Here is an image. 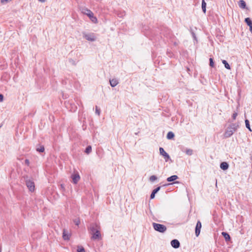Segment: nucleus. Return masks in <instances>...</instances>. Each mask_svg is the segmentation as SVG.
<instances>
[{"label":"nucleus","mask_w":252,"mask_h":252,"mask_svg":"<svg viewBox=\"0 0 252 252\" xmlns=\"http://www.w3.org/2000/svg\"><path fill=\"white\" fill-rule=\"evenodd\" d=\"M185 152L189 156H191L193 154V151L190 149H187Z\"/></svg>","instance_id":"393cba45"},{"label":"nucleus","mask_w":252,"mask_h":252,"mask_svg":"<svg viewBox=\"0 0 252 252\" xmlns=\"http://www.w3.org/2000/svg\"><path fill=\"white\" fill-rule=\"evenodd\" d=\"M245 22L249 27L252 26V21L250 18H246L245 19Z\"/></svg>","instance_id":"4be33fe9"},{"label":"nucleus","mask_w":252,"mask_h":252,"mask_svg":"<svg viewBox=\"0 0 252 252\" xmlns=\"http://www.w3.org/2000/svg\"><path fill=\"white\" fill-rule=\"evenodd\" d=\"M38 0L41 2H44L46 0Z\"/></svg>","instance_id":"e433bc0d"},{"label":"nucleus","mask_w":252,"mask_h":252,"mask_svg":"<svg viewBox=\"0 0 252 252\" xmlns=\"http://www.w3.org/2000/svg\"><path fill=\"white\" fill-rule=\"evenodd\" d=\"M3 100V95L2 94H0V102H2Z\"/></svg>","instance_id":"72a5a7b5"},{"label":"nucleus","mask_w":252,"mask_h":252,"mask_svg":"<svg viewBox=\"0 0 252 252\" xmlns=\"http://www.w3.org/2000/svg\"><path fill=\"white\" fill-rule=\"evenodd\" d=\"M222 63L224 64L225 67L226 69H230V66L229 64L225 60H222Z\"/></svg>","instance_id":"b1692460"},{"label":"nucleus","mask_w":252,"mask_h":252,"mask_svg":"<svg viewBox=\"0 0 252 252\" xmlns=\"http://www.w3.org/2000/svg\"><path fill=\"white\" fill-rule=\"evenodd\" d=\"M110 84L112 87H114L116 86L119 83V81L117 79L115 78H113L112 79H110L109 80Z\"/></svg>","instance_id":"f8f14e48"},{"label":"nucleus","mask_w":252,"mask_h":252,"mask_svg":"<svg viewBox=\"0 0 252 252\" xmlns=\"http://www.w3.org/2000/svg\"><path fill=\"white\" fill-rule=\"evenodd\" d=\"M83 36L86 40L90 41H94L96 39V37L94 33H84Z\"/></svg>","instance_id":"39448f33"},{"label":"nucleus","mask_w":252,"mask_h":252,"mask_svg":"<svg viewBox=\"0 0 252 252\" xmlns=\"http://www.w3.org/2000/svg\"><path fill=\"white\" fill-rule=\"evenodd\" d=\"M234 132V131L228 127L224 133V137L225 138H228L232 136Z\"/></svg>","instance_id":"1a4fd4ad"},{"label":"nucleus","mask_w":252,"mask_h":252,"mask_svg":"<svg viewBox=\"0 0 252 252\" xmlns=\"http://www.w3.org/2000/svg\"><path fill=\"white\" fill-rule=\"evenodd\" d=\"M249 27H250V31H251V32L252 33V25Z\"/></svg>","instance_id":"f704fd0d"},{"label":"nucleus","mask_w":252,"mask_h":252,"mask_svg":"<svg viewBox=\"0 0 252 252\" xmlns=\"http://www.w3.org/2000/svg\"><path fill=\"white\" fill-rule=\"evenodd\" d=\"M71 177L72 179V182L74 184H77L80 179V177L78 173L72 174Z\"/></svg>","instance_id":"6e6552de"},{"label":"nucleus","mask_w":252,"mask_h":252,"mask_svg":"<svg viewBox=\"0 0 252 252\" xmlns=\"http://www.w3.org/2000/svg\"><path fill=\"white\" fill-rule=\"evenodd\" d=\"M95 113L97 114L98 116H99L100 115V109L98 108L97 106H96L95 107Z\"/></svg>","instance_id":"2f4dec72"},{"label":"nucleus","mask_w":252,"mask_h":252,"mask_svg":"<svg viewBox=\"0 0 252 252\" xmlns=\"http://www.w3.org/2000/svg\"><path fill=\"white\" fill-rule=\"evenodd\" d=\"M92 151V147L91 146H88L87 147L85 150V153L89 154Z\"/></svg>","instance_id":"bb28decb"},{"label":"nucleus","mask_w":252,"mask_h":252,"mask_svg":"<svg viewBox=\"0 0 252 252\" xmlns=\"http://www.w3.org/2000/svg\"><path fill=\"white\" fill-rule=\"evenodd\" d=\"M209 62H210V63H209L211 67H214V63L213 59L212 58H210Z\"/></svg>","instance_id":"7c9ffc66"},{"label":"nucleus","mask_w":252,"mask_h":252,"mask_svg":"<svg viewBox=\"0 0 252 252\" xmlns=\"http://www.w3.org/2000/svg\"><path fill=\"white\" fill-rule=\"evenodd\" d=\"M97 227H98V226L96 224H93L91 225L90 227V230L91 232V233H92L93 232H95V231H99V228H98Z\"/></svg>","instance_id":"9b49d317"},{"label":"nucleus","mask_w":252,"mask_h":252,"mask_svg":"<svg viewBox=\"0 0 252 252\" xmlns=\"http://www.w3.org/2000/svg\"><path fill=\"white\" fill-rule=\"evenodd\" d=\"M178 179L177 175H172L167 178V181L169 182H173Z\"/></svg>","instance_id":"f3484780"},{"label":"nucleus","mask_w":252,"mask_h":252,"mask_svg":"<svg viewBox=\"0 0 252 252\" xmlns=\"http://www.w3.org/2000/svg\"><path fill=\"white\" fill-rule=\"evenodd\" d=\"M36 151L39 153H43L44 150V147L42 145L39 146V147L36 148Z\"/></svg>","instance_id":"5701e85b"},{"label":"nucleus","mask_w":252,"mask_h":252,"mask_svg":"<svg viewBox=\"0 0 252 252\" xmlns=\"http://www.w3.org/2000/svg\"><path fill=\"white\" fill-rule=\"evenodd\" d=\"M229 167V165L226 162H222L220 164V168L223 170H226Z\"/></svg>","instance_id":"4468645a"},{"label":"nucleus","mask_w":252,"mask_h":252,"mask_svg":"<svg viewBox=\"0 0 252 252\" xmlns=\"http://www.w3.org/2000/svg\"><path fill=\"white\" fill-rule=\"evenodd\" d=\"M73 222L75 223V224L76 225H79V224H80V221L79 219H76L73 220Z\"/></svg>","instance_id":"c756f323"},{"label":"nucleus","mask_w":252,"mask_h":252,"mask_svg":"<svg viewBox=\"0 0 252 252\" xmlns=\"http://www.w3.org/2000/svg\"><path fill=\"white\" fill-rule=\"evenodd\" d=\"M149 180L151 182H153L157 180V177L155 175H152L150 177Z\"/></svg>","instance_id":"cd10ccee"},{"label":"nucleus","mask_w":252,"mask_h":252,"mask_svg":"<svg viewBox=\"0 0 252 252\" xmlns=\"http://www.w3.org/2000/svg\"><path fill=\"white\" fill-rule=\"evenodd\" d=\"M78 252H85L84 249L82 247H78L77 249Z\"/></svg>","instance_id":"c85d7f7f"},{"label":"nucleus","mask_w":252,"mask_h":252,"mask_svg":"<svg viewBox=\"0 0 252 252\" xmlns=\"http://www.w3.org/2000/svg\"><path fill=\"white\" fill-rule=\"evenodd\" d=\"M63 238L64 240H68L70 238L68 232L65 229H64L63 231Z\"/></svg>","instance_id":"2eb2a0df"},{"label":"nucleus","mask_w":252,"mask_h":252,"mask_svg":"<svg viewBox=\"0 0 252 252\" xmlns=\"http://www.w3.org/2000/svg\"><path fill=\"white\" fill-rule=\"evenodd\" d=\"M160 187H158L157 188H156L155 189H154L153 190L152 193L151 194L150 198L154 199L155 197V194L160 190Z\"/></svg>","instance_id":"ddd939ff"},{"label":"nucleus","mask_w":252,"mask_h":252,"mask_svg":"<svg viewBox=\"0 0 252 252\" xmlns=\"http://www.w3.org/2000/svg\"><path fill=\"white\" fill-rule=\"evenodd\" d=\"M171 245L175 249L179 248L180 244L179 241L177 239H174L171 241Z\"/></svg>","instance_id":"9d476101"},{"label":"nucleus","mask_w":252,"mask_h":252,"mask_svg":"<svg viewBox=\"0 0 252 252\" xmlns=\"http://www.w3.org/2000/svg\"><path fill=\"white\" fill-rule=\"evenodd\" d=\"M83 12L86 14L93 23H97L96 17L94 15V13L90 9L87 8L84 9Z\"/></svg>","instance_id":"f257e3e1"},{"label":"nucleus","mask_w":252,"mask_h":252,"mask_svg":"<svg viewBox=\"0 0 252 252\" xmlns=\"http://www.w3.org/2000/svg\"><path fill=\"white\" fill-rule=\"evenodd\" d=\"M174 134L173 132L169 131L167 133V138L168 139H171L174 138Z\"/></svg>","instance_id":"412c9836"},{"label":"nucleus","mask_w":252,"mask_h":252,"mask_svg":"<svg viewBox=\"0 0 252 252\" xmlns=\"http://www.w3.org/2000/svg\"><path fill=\"white\" fill-rule=\"evenodd\" d=\"M26 184L29 189L31 191H33L34 190V182L30 180V179H27L26 180Z\"/></svg>","instance_id":"20e7f679"},{"label":"nucleus","mask_w":252,"mask_h":252,"mask_svg":"<svg viewBox=\"0 0 252 252\" xmlns=\"http://www.w3.org/2000/svg\"><path fill=\"white\" fill-rule=\"evenodd\" d=\"M160 155L162 156L166 162L169 159H171L169 155L164 151L163 148L160 147L159 149Z\"/></svg>","instance_id":"7ed1b4c3"},{"label":"nucleus","mask_w":252,"mask_h":252,"mask_svg":"<svg viewBox=\"0 0 252 252\" xmlns=\"http://www.w3.org/2000/svg\"><path fill=\"white\" fill-rule=\"evenodd\" d=\"M25 162L27 164H29V161L28 159H26L25 160Z\"/></svg>","instance_id":"c9c22d12"},{"label":"nucleus","mask_w":252,"mask_h":252,"mask_svg":"<svg viewBox=\"0 0 252 252\" xmlns=\"http://www.w3.org/2000/svg\"><path fill=\"white\" fill-rule=\"evenodd\" d=\"M245 124L246 127L250 131H252V129L250 127V123L248 120L246 119L245 120Z\"/></svg>","instance_id":"a878e982"},{"label":"nucleus","mask_w":252,"mask_h":252,"mask_svg":"<svg viewBox=\"0 0 252 252\" xmlns=\"http://www.w3.org/2000/svg\"><path fill=\"white\" fill-rule=\"evenodd\" d=\"M202 227L201 223L200 221L198 220L197 222L196 226H195V235L197 237L199 236L200 233V230Z\"/></svg>","instance_id":"0eeeda50"},{"label":"nucleus","mask_w":252,"mask_h":252,"mask_svg":"<svg viewBox=\"0 0 252 252\" xmlns=\"http://www.w3.org/2000/svg\"><path fill=\"white\" fill-rule=\"evenodd\" d=\"M153 226L155 230L161 233L164 232L167 229L165 225L155 222L153 223Z\"/></svg>","instance_id":"f03ea898"},{"label":"nucleus","mask_w":252,"mask_h":252,"mask_svg":"<svg viewBox=\"0 0 252 252\" xmlns=\"http://www.w3.org/2000/svg\"><path fill=\"white\" fill-rule=\"evenodd\" d=\"M91 239L93 240H100L101 239V236L100 231H95V232L92 233Z\"/></svg>","instance_id":"423d86ee"},{"label":"nucleus","mask_w":252,"mask_h":252,"mask_svg":"<svg viewBox=\"0 0 252 252\" xmlns=\"http://www.w3.org/2000/svg\"><path fill=\"white\" fill-rule=\"evenodd\" d=\"M237 115H238L237 113V112H234V113L233 114L232 116V119H233V120H235V119H236V117L237 116Z\"/></svg>","instance_id":"473e14b6"},{"label":"nucleus","mask_w":252,"mask_h":252,"mask_svg":"<svg viewBox=\"0 0 252 252\" xmlns=\"http://www.w3.org/2000/svg\"><path fill=\"white\" fill-rule=\"evenodd\" d=\"M239 6L240 8L245 9L246 7V3L244 0H240L239 1Z\"/></svg>","instance_id":"6ab92c4d"},{"label":"nucleus","mask_w":252,"mask_h":252,"mask_svg":"<svg viewBox=\"0 0 252 252\" xmlns=\"http://www.w3.org/2000/svg\"><path fill=\"white\" fill-rule=\"evenodd\" d=\"M206 3L205 2L204 0H202V11L204 13H206Z\"/></svg>","instance_id":"aec40b11"},{"label":"nucleus","mask_w":252,"mask_h":252,"mask_svg":"<svg viewBox=\"0 0 252 252\" xmlns=\"http://www.w3.org/2000/svg\"><path fill=\"white\" fill-rule=\"evenodd\" d=\"M222 235L226 241H228L230 240V236L228 233L225 232H222L221 233Z\"/></svg>","instance_id":"a211bd4d"},{"label":"nucleus","mask_w":252,"mask_h":252,"mask_svg":"<svg viewBox=\"0 0 252 252\" xmlns=\"http://www.w3.org/2000/svg\"><path fill=\"white\" fill-rule=\"evenodd\" d=\"M229 127L232 129L233 131H236L237 128L239 127V125L237 124H231Z\"/></svg>","instance_id":"dca6fc26"}]
</instances>
